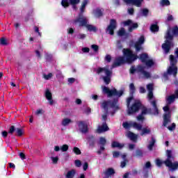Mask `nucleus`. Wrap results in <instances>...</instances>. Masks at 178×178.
<instances>
[{
	"mask_svg": "<svg viewBox=\"0 0 178 178\" xmlns=\"http://www.w3.org/2000/svg\"><path fill=\"white\" fill-rule=\"evenodd\" d=\"M123 56H120L115 58L111 70H109V67H106L104 68L99 67L97 70V74H101L102 79L106 84H109L111 83V77H112V69L114 67H118L123 63H131L137 59V56L133 54V51L129 49H123Z\"/></svg>",
	"mask_w": 178,
	"mask_h": 178,
	"instance_id": "1",
	"label": "nucleus"
},
{
	"mask_svg": "<svg viewBox=\"0 0 178 178\" xmlns=\"http://www.w3.org/2000/svg\"><path fill=\"white\" fill-rule=\"evenodd\" d=\"M103 92L107 95V97H116V98L113 102L105 101L102 104V108L104 109L106 113H108V111H113V113H111L113 115L115 111L119 109V106L118 105V98H120L124 92V90H120L118 91L116 89L113 88L112 90L106 86L102 87ZM115 111V112H114Z\"/></svg>",
	"mask_w": 178,
	"mask_h": 178,
	"instance_id": "2",
	"label": "nucleus"
},
{
	"mask_svg": "<svg viewBox=\"0 0 178 178\" xmlns=\"http://www.w3.org/2000/svg\"><path fill=\"white\" fill-rule=\"evenodd\" d=\"M167 159L165 161H163L161 159L156 160V165L161 168L163 163L169 168V170L171 172H174V170H177L178 169V162L175 161L172 163V160L174 159L175 156H173V152L171 150H167L166 152Z\"/></svg>",
	"mask_w": 178,
	"mask_h": 178,
	"instance_id": "3",
	"label": "nucleus"
},
{
	"mask_svg": "<svg viewBox=\"0 0 178 178\" xmlns=\"http://www.w3.org/2000/svg\"><path fill=\"white\" fill-rule=\"evenodd\" d=\"M176 98H178V90H176L174 95L166 97L167 106L163 108L164 112H165L163 117V126H167L169 122H170V113L172 110L169 108V105H170L172 102H175Z\"/></svg>",
	"mask_w": 178,
	"mask_h": 178,
	"instance_id": "4",
	"label": "nucleus"
},
{
	"mask_svg": "<svg viewBox=\"0 0 178 178\" xmlns=\"http://www.w3.org/2000/svg\"><path fill=\"white\" fill-rule=\"evenodd\" d=\"M175 55L170 56V67L168 69L167 72L163 74V77L165 80H168V74H172L176 77V74H177V67L176 66V63H177L178 60V48L175 51Z\"/></svg>",
	"mask_w": 178,
	"mask_h": 178,
	"instance_id": "5",
	"label": "nucleus"
},
{
	"mask_svg": "<svg viewBox=\"0 0 178 178\" xmlns=\"http://www.w3.org/2000/svg\"><path fill=\"white\" fill-rule=\"evenodd\" d=\"M122 126L124 129H130V127H133L134 129H136V130L141 131L140 136H147V134L151 133V129H149V127H145L143 128V124L136 122H123Z\"/></svg>",
	"mask_w": 178,
	"mask_h": 178,
	"instance_id": "6",
	"label": "nucleus"
},
{
	"mask_svg": "<svg viewBox=\"0 0 178 178\" xmlns=\"http://www.w3.org/2000/svg\"><path fill=\"white\" fill-rule=\"evenodd\" d=\"M73 24L76 27H81V26H84L89 31L95 32L98 30L97 27L94 26V25L88 24V19L82 14H80L79 17L73 22Z\"/></svg>",
	"mask_w": 178,
	"mask_h": 178,
	"instance_id": "7",
	"label": "nucleus"
},
{
	"mask_svg": "<svg viewBox=\"0 0 178 178\" xmlns=\"http://www.w3.org/2000/svg\"><path fill=\"white\" fill-rule=\"evenodd\" d=\"M147 89L148 90L147 99L150 102L151 105L153 106V115H158L159 111L158 110V107H156V100H155V97H154V85L152 83H149L147 86Z\"/></svg>",
	"mask_w": 178,
	"mask_h": 178,
	"instance_id": "8",
	"label": "nucleus"
},
{
	"mask_svg": "<svg viewBox=\"0 0 178 178\" xmlns=\"http://www.w3.org/2000/svg\"><path fill=\"white\" fill-rule=\"evenodd\" d=\"M135 72H139L141 73L145 79H149V77H151V74L145 72V67H143L142 65H138L137 68L131 67L130 69V73L133 74Z\"/></svg>",
	"mask_w": 178,
	"mask_h": 178,
	"instance_id": "9",
	"label": "nucleus"
},
{
	"mask_svg": "<svg viewBox=\"0 0 178 178\" xmlns=\"http://www.w3.org/2000/svg\"><path fill=\"white\" fill-rule=\"evenodd\" d=\"M139 59L143 63H145L147 69L149 67H152V66L155 65V62H154L152 59H149L147 54H142L140 56Z\"/></svg>",
	"mask_w": 178,
	"mask_h": 178,
	"instance_id": "10",
	"label": "nucleus"
},
{
	"mask_svg": "<svg viewBox=\"0 0 178 178\" xmlns=\"http://www.w3.org/2000/svg\"><path fill=\"white\" fill-rule=\"evenodd\" d=\"M80 3V0H62L61 5L63 8H67L69 5H72L73 9H77L76 5Z\"/></svg>",
	"mask_w": 178,
	"mask_h": 178,
	"instance_id": "11",
	"label": "nucleus"
},
{
	"mask_svg": "<svg viewBox=\"0 0 178 178\" xmlns=\"http://www.w3.org/2000/svg\"><path fill=\"white\" fill-rule=\"evenodd\" d=\"M141 107V103L139 100H136L132 104L131 107L128 108V114L133 115V113H136V112H138L140 108Z\"/></svg>",
	"mask_w": 178,
	"mask_h": 178,
	"instance_id": "12",
	"label": "nucleus"
},
{
	"mask_svg": "<svg viewBox=\"0 0 178 178\" xmlns=\"http://www.w3.org/2000/svg\"><path fill=\"white\" fill-rule=\"evenodd\" d=\"M78 124V129L81 133L86 134L87 131H88V126L87 125V123L84 121H80L77 123Z\"/></svg>",
	"mask_w": 178,
	"mask_h": 178,
	"instance_id": "13",
	"label": "nucleus"
},
{
	"mask_svg": "<svg viewBox=\"0 0 178 178\" xmlns=\"http://www.w3.org/2000/svg\"><path fill=\"white\" fill-rule=\"evenodd\" d=\"M115 29H116V20L111 19L110 24L106 29V32L111 35H113V30H115Z\"/></svg>",
	"mask_w": 178,
	"mask_h": 178,
	"instance_id": "14",
	"label": "nucleus"
},
{
	"mask_svg": "<svg viewBox=\"0 0 178 178\" xmlns=\"http://www.w3.org/2000/svg\"><path fill=\"white\" fill-rule=\"evenodd\" d=\"M122 24L124 26H129V31H133L134 29H137V27H138V24H137V23H133V22L130 19L124 21L122 22Z\"/></svg>",
	"mask_w": 178,
	"mask_h": 178,
	"instance_id": "15",
	"label": "nucleus"
},
{
	"mask_svg": "<svg viewBox=\"0 0 178 178\" xmlns=\"http://www.w3.org/2000/svg\"><path fill=\"white\" fill-rule=\"evenodd\" d=\"M145 41V39L144 38V36H140L138 41L135 43V48L136 50V52H138V51H141L143 49V44H144V42Z\"/></svg>",
	"mask_w": 178,
	"mask_h": 178,
	"instance_id": "16",
	"label": "nucleus"
},
{
	"mask_svg": "<svg viewBox=\"0 0 178 178\" xmlns=\"http://www.w3.org/2000/svg\"><path fill=\"white\" fill-rule=\"evenodd\" d=\"M127 5H135L138 8L141 6V3L143 0H122Z\"/></svg>",
	"mask_w": 178,
	"mask_h": 178,
	"instance_id": "17",
	"label": "nucleus"
},
{
	"mask_svg": "<svg viewBox=\"0 0 178 178\" xmlns=\"http://www.w3.org/2000/svg\"><path fill=\"white\" fill-rule=\"evenodd\" d=\"M44 95L47 101L49 102V105H54V99H52V93L49 89L46 90Z\"/></svg>",
	"mask_w": 178,
	"mask_h": 178,
	"instance_id": "18",
	"label": "nucleus"
},
{
	"mask_svg": "<svg viewBox=\"0 0 178 178\" xmlns=\"http://www.w3.org/2000/svg\"><path fill=\"white\" fill-rule=\"evenodd\" d=\"M109 130V127L106 122H104L102 125H99L97 128V133H105V131H108Z\"/></svg>",
	"mask_w": 178,
	"mask_h": 178,
	"instance_id": "19",
	"label": "nucleus"
},
{
	"mask_svg": "<svg viewBox=\"0 0 178 178\" xmlns=\"http://www.w3.org/2000/svg\"><path fill=\"white\" fill-rule=\"evenodd\" d=\"M147 113H148V109L143 108L142 111L141 115H139L138 116H137V118H136L137 120H138V122H141V123H143V122H144L143 115H147Z\"/></svg>",
	"mask_w": 178,
	"mask_h": 178,
	"instance_id": "20",
	"label": "nucleus"
},
{
	"mask_svg": "<svg viewBox=\"0 0 178 178\" xmlns=\"http://www.w3.org/2000/svg\"><path fill=\"white\" fill-rule=\"evenodd\" d=\"M71 123H73L72 119L69 118H65L63 119L61 122V125L63 126V127H67V126H69V124H70Z\"/></svg>",
	"mask_w": 178,
	"mask_h": 178,
	"instance_id": "21",
	"label": "nucleus"
},
{
	"mask_svg": "<svg viewBox=\"0 0 178 178\" xmlns=\"http://www.w3.org/2000/svg\"><path fill=\"white\" fill-rule=\"evenodd\" d=\"M76 171L74 169L67 171L65 174V178H74Z\"/></svg>",
	"mask_w": 178,
	"mask_h": 178,
	"instance_id": "22",
	"label": "nucleus"
},
{
	"mask_svg": "<svg viewBox=\"0 0 178 178\" xmlns=\"http://www.w3.org/2000/svg\"><path fill=\"white\" fill-rule=\"evenodd\" d=\"M127 137L129 138L131 141H137V135L134 134L133 132H127L126 134Z\"/></svg>",
	"mask_w": 178,
	"mask_h": 178,
	"instance_id": "23",
	"label": "nucleus"
},
{
	"mask_svg": "<svg viewBox=\"0 0 178 178\" xmlns=\"http://www.w3.org/2000/svg\"><path fill=\"white\" fill-rule=\"evenodd\" d=\"M104 175L106 177L104 178H108L110 176H113V175H115V170L113 168H108L104 172Z\"/></svg>",
	"mask_w": 178,
	"mask_h": 178,
	"instance_id": "24",
	"label": "nucleus"
},
{
	"mask_svg": "<svg viewBox=\"0 0 178 178\" xmlns=\"http://www.w3.org/2000/svg\"><path fill=\"white\" fill-rule=\"evenodd\" d=\"M111 147H113V148H123L124 145L120 144L116 141H113L111 144Z\"/></svg>",
	"mask_w": 178,
	"mask_h": 178,
	"instance_id": "25",
	"label": "nucleus"
},
{
	"mask_svg": "<svg viewBox=\"0 0 178 178\" xmlns=\"http://www.w3.org/2000/svg\"><path fill=\"white\" fill-rule=\"evenodd\" d=\"M88 3V0H83L82 2V5L81 6L80 10L81 13H84V10H86V6Z\"/></svg>",
	"mask_w": 178,
	"mask_h": 178,
	"instance_id": "26",
	"label": "nucleus"
},
{
	"mask_svg": "<svg viewBox=\"0 0 178 178\" xmlns=\"http://www.w3.org/2000/svg\"><path fill=\"white\" fill-rule=\"evenodd\" d=\"M93 13L96 17H101L102 16V10L97 8L93 11Z\"/></svg>",
	"mask_w": 178,
	"mask_h": 178,
	"instance_id": "27",
	"label": "nucleus"
},
{
	"mask_svg": "<svg viewBox=\"0 0 178 178\" xmlns=\"http://www.w3.org/2000/svg\"><path fill=\"white\" fill-rule=\"evenodd\" d=\"M154 145H155V138H152V140L149 143V145L147 146L148 149L149 151H152Z\"/></svg>",
	"mask_w": 178,
	"mask_h": 178,
	"instance_id": "28",
	"label": "nucleus"
},
{
	"mask_svg": "<svg viewBox=\"0 0 178 178\" xmlns=\"http://www.w3.org/2000/svg\"><path fill=\"white\" fill-rule=\"evenodd\" d=\"M150 30L152 33H155L156 31H159V27L156 24H152L150 27Z\"/></svg>",
	"mask_w": 178,
	"mask_h": 178,
	"instance_id": "29",
	"label": "nucleus"
},
{
	"mask_svg": "<svg viewBox=\"0 0 178 178\" xmlns=\"http://www.w3.org/2000/svg\"><path fill=\"white\" fill-rule=\"evenodd\" d=\"M50 158L52 161V163H54V165H56V163H58V161H59V157L58 156H51Z\"/></svg>",
	"mask_w": 178,
	"mask_h": 178,
	"instance_id": "30",
	"label": "nucleus"
},
{
	"mask_svg": "<svg viewBox=\"0 0 178 178\" xmlns=\"http://www.w3.org/2000/svg\"><path fill=\"white\" fill-rule=\"evenodd\" d=\"M160 3L161 6H168V5H170V1L169 0H161Z\"/></svg>",
	"mask_w": 178,
	"mask_h": 178,
	"instance_id": "31",
	"label": "nucleus"
},
{
	"mask_svg": "<svg viewBox=\"0 0 178 178\" xmlns=\"http://www.w3.org/2000/svg\"><path fill=\"white\" fill-rule=\"evenodd\" d=\"M15 133L17 136H18L19 137H21V136L24 134V131H23V129L20 128H17L15 130Z\"/></svg>",
	"mask_w": 178,
	"mask_h": 178,
	"instance_id": "32",
	"label": "nucleus"
},
{
	"mask_svg": "<svg viewBox=\"0 0 178 178\" xmlns=\"http://www.w3.org/2000/svg\"><path fill=\"white\" fill-rule=\"evenodd\" d=\"M126 154L121 155V157L124 159V161L121 162V168H124V166H126Z\"/></svg>",
	"mask_w": 178,
	"mask_h": 178,
	"instance_id": "33",
	"label": "nucleus"
},
{
	"mask_svg": "<svg viewBox=\"0 0 178 178\" xmlns=\"http://www.w3.org/2000/svg\"><path fill=\"white\" fill-rule=\"evenodd\" d=\"M99 144L100 145H105V144H106V139L104 137H101L99 140Z\"/></svg>",
	"mask_w": 178,
	"mask_h": 178,
	"instance_id": "34",
	"label": "nucleus"
},
{
	"mask_svg": "<svg viewBox=\"0 0 178 178\" xmlns=\"http://www.w3.org/2000/svg\"><path fill=\"white\" fill-rule=\"evenodd\" d=\"M53 76L54 75L52 74V73H49L47 74H43V77H44V80H50V79H52Z\"/></svg>",
	"mask_w": 178,
	"mask_h": 178,
	"instance_id": "35",
	"label": "nucleus"
},
{
	"mask_svg": "<svg viewBox=\"0 0 178 178\" xmlns=\"http://www.w3.org/2000/svg\"><path fill=\"white\" fill-rule=\"evenodd\" d=\"M129 89H130L131 95H133V94H134V91H136V88L134 87V84L131 83L129 85Z\"/></svg>",
	"mask_w": 178,
	"mask_h": 178,
	"instance_id": "36",
	"label": "nucleus"
},
{
	"mask_svg": "<svg viewBox=\"0 0 178 178\" xmlns=\"http://www.w3.org/2000/svg\"><path fill=\"white\" fill-rule=\"evenodd\" d=\"M60 151H62V152H66V151H67V149H69V145H63V146H61L60 147Z\"/></svg>",
	"mask_w": 178,
	"mask_h": 178,
	"instance_id": "37",
	"label": "nucleus"
},
{
	"mask_svg": "<svg viewBox=\"0 0 178 178\" xmlns=\"http://www.w3.org/2000/svg\"><path fill=\"white\" fill-rule=\"evenodd\" d=\"M118 35H119L120 37H122V36H123V35H125L126 31H124V29H123V28L121 29L118 31Z\"/></svg>",
	"mask_w": 178,
	"mask_h": 178,
	"instance_id": "38",
	"label": "nucleus"
},
{
	"mask_svg": "<svg viewBox=\"0 0 178 178\" xmlns=\"http://www.w3.org/2000/svg\"><path fill=\"white\" fill-rule=\"evenodd\" d=\"M73 152H74V154H76V155H80V154H81V151H80V149H79V147H74L73 149Z\"/></svg>",
	"mask_w": 178,
	"mask_h": 178,
	"instance_id": "39",
	"label": "nucleus"
},
{
	"mask_svg": "<svg viewBox=\"0 0 178 178\" xmlns=\"http://www.w3.org/2000/svg\"><path fill=\"white\" fill-rule=\"evenodd\" d=\"M0 44L1 45H8V42H6V39H5V38H1L0 39Z\"/></svg>",
	"mask_w": 178,
	"mask_h": 178,
	"instance_id": "40",
	"label": "nucleus"
},
{
	"mask_svg": "<svg viewBox=\"0 0 178 178\" xmlns=\"http://www.w3.org/2000/svg\"><path fill=\"white\" fill-rule=\"evenodd\" d=\"M15 131H16V129H15V126H11L10 127V130L8 131L9 134H13V133H15Z\"/></svg>",
	"mask_w": 178,
	"mask_h": 178,
	"instance_id": "41",
	"label": "nucleus"
},
{
	"mask_svg": "<svg viewBox=\"0 0 178 178\" xmlns=\"http://www.w3.org/2000/svg\"><path fill=\"white\" fill-rule=\"evenodd\" d=\"M168 129L170 131H172V130H175V129H176V124L172 123L171 126L168 127Z\"/></svg>",
	"mask_w": 178,
	"mask_h": 178,
	"instance_id": "42",
	"label": "nucleus"
},
{
	"mask_svg": "<svg viewBox=\"0 0 178 178\" xmlns=\"http://www.w3.org/2000/svg\"><path fill=\"white\" fill-rule=\"evenodd\" d=\"M74 163L76 168H80L81 166V161L80 160H75Z\"/></svg>",
	"mask_w": 178,
	"mask_h": 178,
	"instance_id": "43",
	"label": "nucleus"
},
{
	"mask_svg": "<svg viewBox=\"0 0 178 178\" xmlns=\"http://www.w3.org/2000/svg\"><path fill=\"white\" fill-rule=\"evenodd\" d=\"M105 60H106V62H108L109 63V62H111V60H112V57L111 56V55L107 54L105 56Z\"/></svg>",
	"mask_w": 178,
	"mask_h": 178,
	"instance_id": "44",
	"label": "nucleus"
},
{
	"mask_svg": "<svg viewBox=\"0 0 178 178\" xmlns=\"http://www.w3.org/2000/svg\"><path fill=\"white\" fill-rule=\"evenodd\" d=\"M104 151H105V147L103 146H101L99 149L97 151L98 155H101V154H102V152H104Z\"/></svg>",
	"mask_w": 178,
	"mask_h": 178,
	"instance_id": "45",
	"label": "nucleus"
},
{
	"mask_svg": "<svg viewBox=\"0 0 178 178\" xmlns=\"http://www.w3.org/2000/svg\"><path fill=\"white\" fill-rule=\"evenodd\" d=\"M42 113H44V110L42 109H38L35 111V115H42Z\"/></svg>",
	"mask_w": 178,
	"mask_h": 178,
	"instance_id": "46",
	"label": "nucleus"
},
{
	"mask_svg": "<svg viewBox=\"0 0 178 178\" xmlns=\"http://www.w3.org/2000/svg\"><path fill=\"white\" fill-rule=\"evenodd\" d=\"M67 81H68L69 84H73V83H74V81H76V79L74 78H69L67 79Z\"/></svg>",
	"mask_w": 178,
	"mask_h": 178,
	"instance_id": "47",
	"label": "nucleus"
},
{
	"mask_svg": "<svg viewBox=\"0 0 178 178\" xmlns=\"http://www.w3.org/2000/svg\"><path fill=\"white\" fill-rule=\"evenodd\" d=\"M85 38H86V34L80 33L78 35V38L79 40H84Z\"/></svg>",
	"mask_w": 178,
	"mask_h": 178,
	"instance_id": "48",
	"label": "nucleus"
},
{
	"mask_svg": "<svg viewBox=\"0 0 178 178\" xmlns=\"http://www.w3.org/2000/svg\"><path fill=\"white\" fill-rule=\"evenodd\" d=\"M131 101H133V97H130L127 99V105L129 107L130 105V102H131Z\"/></svg>",
	"mask_w": 178,
	"mask_h": 178,
	"instance_id": "49",
	"label": "nucleus"
},
{
	"mask_svg": "<svg viewBox=\"0 0 178 178\" xmlns=\"http://www.w3.org/2000/svg\"><path fill=\"white\" fill-rule=\"evenodd\" d=\"M91 48L93 49L95 52H97L98 51V45L97 44L92 45Z\"/></svg>",
	"mask_w": 178,
	"mask_h": 178,
	"instance_id": "50",
	"label": "nucleus"
},
{
	"mask_svg": "<svg viewBox=\"0 0 178 178\" xmlns=\"http://www.w3.org/2000/svg\"><path fill=\"white\" fill-rule=\"evenodd\" d=\"M142 13H143V16H147V15H148V9H147V8L143 9Z\"/></svg>",
	"mask_w": 178,
	"mask_h": 178,
	"instance_id": "51",
	"label": "nucleus"
},
{
	"mask_svg": "<svg viewBox=\"0 0 178 178\" xmlns=\"http://www.w3.org/2000/svg\"><path fill=\"white\" fill-rule=\"evenodd\" d=\"M84 113H86V115H89V113H91V108H86L84 111Z\"/></svg>",
	"mask_w": 178,
	"mask_h": 178,
	"instance_id": "52",
	"label": "nucleus"
},
{
	"mask_svg": "<svg viewBox=\"0 0 178 178\" xmlns=\"http://www.w3.org/2000/svg\"><path fill=\"white\" fill-rule=\"evenodd\" d=\"M120 155V154L118 152H113V158H118Z\"/></svg>",
	"mask_w": 178,
	"mask_h": 178,
	"instance_id": "53",
	"label": "nucleus"
},
{
	"mask_svg": "<svg viewBox=\"0 0 178 178\" xmlns=\"http://www.w3.org/2000/svg\"><path fill=\"white\" fill-rule=\"evenodd\" d=\"M83 170H87L88 169V163H84L83 165Z\"/></svg>",
	"mask_w": 178,
	"mask_h": 178,
	"instance_id": "54",
	"label": "nucleus"
},
{
	"mask_svg": "<svg viewBox=\"0 0 178 178\" xmlns=\"http://www.w3.org/2000/svg\"><path fill=\"white\" fill-rule=\"evenodd\" d=\"M82 52H84V53H86V52H90V49H89L88 47H83V48L82 49Z\"/></svg>",
	"mask_w": 178,
	"mask_h": 178,
	"instance_id": "55",
	"label": "nucleus"
},
{
	"mask_svg": "<svg viewBox=\"0 0 178 178\" xmlns=\"http://www.w3.org/2000/svg\"><path fill=\"white\" fill-rule=\"evenodd\" d=\"M167 20H168V22H171V20H173V15H168V18H167Z\"/></svg>",
	"mask_w": 178,
	"mask_h": 178,
	"instance_id": "56",
	"label": "nucleus"
},
{
	"mask_svg": "<svg viewBox=\"0 0 178 178\" xmlns=\"http://www.w3.org/2000/svg\"><path fill=\"white\" fill-rule=\"evenodd\" d=\"M136 155L137 156H141L143 155V152L141 150H137Z\"/></svg>",
	"mask_w": 178,
	"mask_h": 178,
	"instance_id": "57",
	"label": "nucleus"
},
{
	"mask_svg": "<svg viewBox=\"0 0 178 178\" xmlns=\"http://www.w3.org/2000/svg\"><path fill=\"white\" fill-rule=\"evenodd\" d=\"M128 13L129 15H133V13H134V8H129L128 9Z\"/></svg>",
	"mask_w": 178,
	"mask_h": 178,
	"instance_id": "58",
	"label": "nucleus"
},
{
	"mask_svg": "<svg viewBox=\"0 0 178 178\" xmlns=\"http://www.w3.org/2000/svg\"><path fill=\"white\" fill-rule=\"evenodd\" d=\"M54 151L56 152H59V151H60V147L59 146H55L54 147Z\"/></svg>",
	"mask_w": 178,
	"mask_h": 178,
	"instance_id": "59",
	"label": "nucleus"
},
{
	"mask_svg": "<svg viewBox=\"0 0 178 178\" xmlns=\"http://www.w3.org/2000/svg\"><path fill=\"white\" fill-rule=\"evenodd\" d=\"M67 33H68V34H73V33H74V31L73 30V29L70 28V29L67 30Z\"/></svg>",
	"mask_w": 178,
	"mask_h": 178,
	"instance_id": "60",
	"label": "nucleus"
},
{
	"mask_svg": "<svg viewBox=\"0 0 178 178\" xmlns=\"http://www.w3.org/2000/svg\"><path fill=\"white\" fill-rule=\"evenodd\" d=\"M140 92L141 94H144V92H145V88H144L143 87H140Z\"/></svg>",
	"mask_w": 178,
	"mask_h": 178,
	"instance_id": "61",
	"label": "nucleus"
},
{
	"mask_svg": "<svg viewBox=\"0 0 178 178\" xmlns=\"http://www.w3.org/2000/svg\"><path fill=\"white\" fill-rule=\"evenodd\" d=\"M134 147H136V145L129 144V149H134Z\"/></svg>",
	"mask_w": 178,
	"mask_h": 178,
	"instance_id": "62",
	"label": "nucleus"
},
{
	"mask_svg": "<svg viewBox=\"0 0 178 178\" xmlns=\"http://www.w3.org/2000/svg\"><path fill=\"white\" fill-rule=\"evenodd\" d=\"M2 136L5 138H6V137H8V133L6 132V131H4L2 132Z\"/></svg>",
	"mask_w": 178,
	"mask_h": 178,
	"instance_id": "63",
	"label": "nucleus"
},
{
	"mask_svg": "<svg viewBox=\"0 0 178 178\" xmlns=\"http://www.w3.org/2000/svg\"><path fill=\"white\" fill-rule=\"evenodd\" d=\"M19 156H20V158L21 159H26V156H25V155L23 154V153H19Z\"/></svg>",
	"mask_w": 178,
	"mask_h": 178,
	"instance_id": "64",
	"label": "nucleus"
}]
</instances>
